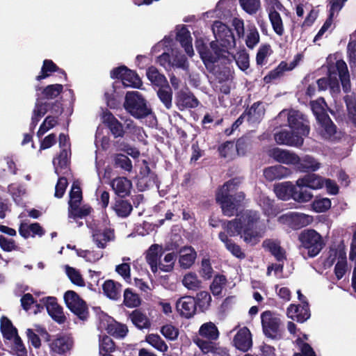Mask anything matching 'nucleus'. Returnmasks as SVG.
<instances>
[{"instance_id": "c756f323", "label": "nucleus", "mask_w": 356, "mask_h": 356, "mask_svg": "<svg viewBox=\"0 0 356 356\" xmlns=\"http://www.w3.org/2000/svg\"><path fill=\"white\" fill-rule=\"evenodd\" d=\"M163 252V248L158 244L152 245L145 253V259L149 264L152 273H156L159 270V261Z\"/></svg>"}, {"instance_id": "774afa93", "label": "nucleus", "mask_w": 356, "mask_h": 356, "mask_svg": "<svg viewBox=\"0 0 356 356\" xmlns=\"http://www.w3.org/2000/svg\"><path fill=\"white\" fill-rule=\"evenodd\" d=\"M196 306L197 305L200 309L202 312L209 309L211 301V297L210 294L207 291H200L197 293L196 298Z\"/></svg>"}, {"instance_id": "ea45409f", "label": "nucleus", "mask_w": 356, "mask_h": 356, "mask_svg": "<svg viewBox=\"0 0 356 356\" xmlns=\"http://www.w3.org/2000/svg\"><path fill=\"white\" fill-rule=\"evenodd\" d=\"M257 202L266 216L272 218L279 213V210L273 204V201L266 195L261 194Z\"/></svg>"}, {"instance_id": "5fc2aeb1", "label": "nucleus", "mask_w": 356, "mask_h": 356, "mask_svg": "<svg viewBox=\"0 0 356 356\" xmlns=\"http://www.w3.org/2000/svg\"><path fill=\"white\" fill-rule=\"evenodd\" d=\"M183 285L188 290L196 291L201 287V281L194 273H186L182 279Z\"/></svg>"}, {"instance_id": "f704fd0d", "label": "nucleus", "mask_w": 356, "mask_h": 356, "mask_svg": "<svg viewBox=\"0 0 356 356\" xmlns=\"http://www.w3.org/2000/svg\"><path fill=\"white\" fill-rule=\"evenodd\" d=\"M197 254L191 246H185L179 250V263L182 268H189L195 262Z\"/></svg>"}, {"instance_id": "c9c22d12", "label": "nucleus", "mask_w": 356, "mask_h": 356, "mask_svg": "<svg viewBox=\"0 0 356 356\" xmlns=\"http://www.w3.org/2000/svg\"><path fill=\"white\" fill-rule=\"evenodd\" d=\"M317 85L320 90H325L329 86L332 92H338L339 91V85L337 74L332 70L329 69V78H322L317 81Z\"/></svg>"}, {"instance_id": "4d7b16f0", "label": "nucleus", "mask_w": 356, "mask_h": 356, "mask_svg": "<svg viewBox=\"0 0 356 356\" xmlns=\"http://www.w3.org/2000/svg\"><path fill=\"white\" fill-rule=\"evenodd\" d=\"M146 341L160 352L165 353L168 350L167 344L158 334H148L146 337Z\"/></svg>"}, {"instance_id": "bb28decb", "label": "nucleus", "mask_w": 356, "mask_h": 356, "mask_svg": "<svg viewBox=\"0 0 356 356\" xmlns=\"http://www.w3.org/2000/svg\"><path fill=\"white\" fill-rule=\"evenodd\" d=\"M233 343L237 349L243 352L248 351L252 345L250 330L245 327L241 328L235 335Z\"/></svg>"}, {"instance_id": "2f4dec72", "label": "nucleus", "mask_w": 356, "mask_h": 356, "mask_svg": "<svg viewBox=\"0 0 356 356\" xmlns=\"http://www.w3.org/2000/svg\"><path fill=\"white\" fill-rule=\"evenodd\" d=\"M198 334L195 337L203 339L204 341H216L219 338L220 332L215 323L207 322L200 326Z\"/></svg>"}, {"instance_id": "a18cd8bd", "label": "nucleus", "mask_w": 356, "mask_h": 356, "mask_svg": "<svg viewBox=\"0 0 356 356\" xmlns=\"http://www.w3.org/2000/svg\"><path fill=\"white\" fill-rule=\"evenodd\" d=\"M130 318L132 323L139 329L148 328L151 325L147 316L137 309L131 312Z\"/></svg>"}, {"instance_id": "3c124183", "label": "nucleus", "mask_w": 356, "mask_h": 356, "mask_svg": "<svg viewBox=\"0 0 356 356\" xmlns=\"http://www.w3.org/2000/svg\"><path fill=\"white\" fill-rule=\"evenodd\" d=\"M8 193L11 195L14 202L19 206L23 205L22 196L26 193V189L23 186L17 184H12L8 186Z\"/></svg>"}, {"instance_id": "ddd939ff", "label": "nucleus", "mask_w": 356, "mask_h": 356, "mask_svg": "<svg viewBox=\"0 0 356 356\" xmlns=\"http://www.w3.org/2000/svg\"><path fill=\"white\" fill-rule=\"evenodd\" d=\"M270 6L267 10L268 18L274 32L280 37L284 34V27L280 14L276 10L283 8L282 4L278 0H266Z\"/></svg>"}, {"instance_id": "f257e3e1", "label": "nucleus", "mask_w": 356, "mask_h": 356, "mask_svg": "<svg viewBox=\"0 0 356 356\" xmlns=\"http://www.w3.org/2000/svg\"><path fill=\"white\" fill-rule=\"evenodd\" d=\"M230 236L240 235L247 243L254 245L264 236L266 226L259 221L257 211L247 210L233 220L228 221L225 227Z\"/></svg>"}, {"instance_id": "680f3d73", "label": "nucleus", "mask_w": 356, "mask_h": 356, "mask_svg": "<svg viewBox=\"0 0 356 356\" xmlns=\"http://www.w3.org/2000/svg\"><path fill=\"white\" fill-rule=\"evenodd\" d=\"M219 152L222 157L227 160L234 159L236 156V147L233 142H226L219 147Z\"/></svg>"}, {"instance_id": "6e6d98bb", "label": "nucleus", "mask_w": 356, "mask_h": 356, "mask_svg": "<svg viewBox=\"0 0 356 356\" xmlns=\"http://www.w3.org/2000/svg\"><path fill=\"white\" fill-rule=\"evenodd\" d=\"M177 256L174 252L168 253L162 260L159 259V270L163 272H170L173 270Z\"/></svg>"}, {"instance_id": "20e7f679", "label": "nucleus", "mask_w": 356, "mask_h": 356, "mask_svg": "<svg viewBox=\"0 0 356 356\" xmlns=\"http://www.w3.org/2000/svg\"><path fill=\"white\" fill-rule=\"evenodd\" d=\"M124 107L135 118L141 119L149 116L152 118L151 123L155 124L156 119L152 115V109L139 92H127L125 95Z\"/></svg>"}, {"instance_id": "de8ad7c7", "label": "nucleus", "mask_w": 356, "mask_h": 356, "mask_svg": "<svg viewBox=\"0 0 356 356\" xmlns=\"http://www.w3.org/2000/svg\"><path fill=\"white\" fill-rule=\"evenodd\" d=\"M264 245L268 249L272 254L274 255L278 261H282L285 259V252L280 247L279 242L273 240H268L264 242Z\"/></svg>"}, {"instance_id": "9b49d317", "label": "nucleus", "mask_w": 356, "mask_h": 356, "mask_svg": "<svg viewBox=\"0 0 356 356\" xmlns=\"http://www.w3.org/2000/svg\"><path fill=\"white\" fill-rule=\"evenodd\" d=\"M278 222L293 229H298L312 223V216L298 212H289L278 218Z\"/></svg>"}, {"instance_id": "2eb2a0df", "label": "nucleus", "mask_w": 356, "mask_h": 356, "mask_svg": "<svg viewBox=\"0 0 356 356\" xmlns=\"http://www.w3.org/2000/svg\"><path fill=\"white\" fill-rule=\"evenodd\" d=\"M235 9L234 0H220L217 3L216 9L205 13L204 16L207 18L216 17L220 19H228L233 15Z\"/></svg>"}, {"instance_id": "473e14b6", "label": "nucleus", "mask_w": 356, "mask_h": 356, "mask_svg": "<svg viewBox=\"0 0 356 356\" xmlns=\"http://www.w3.org/2000/svg\"><path fill=\"white\" fill-rule=\"evenodd\" d=\"M111 186L118 196L124 197L129 194L132 184L127 178L119 177L111 181Z\"/></svg>"}, {"instance_id": "8fccbe9b", "label": "nucleus", "mask_w": 356, "mask_h": 356, "mask_svg": "<svg viewBox=\"0 0 356 356\" xmlns=\"http://www.w3.org/2000/svg\"><path fill=\"white\" fill-rule=\"evenodd\" d=\"M348 270V264L346 253H338L337 262L334 267V273L337 280H341Z\"/></svg>"}, {"instance_id": "72a5a7b5", "label": "nucleus", "mask_w": 356, "mask_h": 356, "mask_svg": "<svg viewBox=\"0 0 356 356\" xmlns=\"http://www.w3.org/2000/svg\"><path fill=\"white\" fill-rule=\"evenodd\" d=\"M265 114V107L262 102L254 103L252 106L244 113L248 122L250 124L259 123Z\"/></svg>"}, {"instance_id": "0e129e2a", "label": "nucleus", "mask_w": 356, "mask_h": 356, "mask_svg": "<svg viewBox=\"0 0 356 356\" xmlns=\"http://www.w3.org/2000/svg\"><path fill=\"white\" fill-rule=\"evenodd\" d=\"M238 68L245 72L250 67L249 55L245 49L238 51L234 56Z\"/></svg>"}, {"instance_id": "5701e85b", "label": "nucleus", "mask_w": 356, "mask_h": 356, "mask_svg": "<svg viewBox=\"0 0 356 356\" xmlns=\"http://www.w3.org/2000/svg\"><path fill=\"white\" fill-rule=\"evenodd\" d=\"M296 186L300 190H307L305 188L321 189L324 186V178L316 174H308L299 178L296 181Z\"/></svg>"}, {"instance_id": "4468645a", "label": "nucleus", "mask_w": 356, "mask_h": 356, "mask_svg": "<svg viewBox=\"0 0 356 356\" xmlns=\"http://www.w3.org/2000/svg\"><path fill=\"white\" fill-rule=\"evenodd\" d=\"M195 47L204 62L214 63L225 53V51L220 49L213 41L210 43L211 51L207 49L201 38L196 40Z\"/></svg>"}, {"instance_id": "b1692460", "label": "nucleus", "mask_w": 356, "mask_h": 356, "mask_svg": "<svg viewBox=\"0 0 356 356\" xmlns=\"http://www.w3.org/2000/svg\"><path fill=\"white\" fill-rule=\"evenodd\" d=\"M42 302L46 307L48 314L54 321L58 323L65 322V316L63 309L57 303L56 298L51 296L46 297L42 298Z\"/></svg>"}, {"instance_id": "0eeeda50", "label": "nucleus", "mask_w": 356, "mask_h": 356, "mask_svg": "<svg viewBox=\"0 0 356 356\" xmlns=\"http://www.w3.org/2000/svg\"><path fill=\"white\" fill-rule=\"evenodd\" d=\"M298 239L309 257H314L318 254L324 245L322 236L314 229L302 231Z\"/></svg>"}, {"instance_id": "cd10ccee", "label": "nucleus", "mask_w": 356, "mask_h": 356, "mask_svg": "<svg viewBox=\"0 0 356 356\" xmlns=\"http://www.w3.org/2000/svg\"><path fill=\"white\" fill-rule=\"evenodd\" d=\"M287 316L292 320L303 323L310 317V312L307 302L302 305H290L286 311Z\"/></svg>"}, {"instance_id": "338daca9", "label": "nucleus", "mask_w": 356, "mask_h": 356, "mask_svg": "<svg viewBox=\"0 0 356 356\" xmlns=\"http://www.w3.org/2000/svg\"><path fill=\"white\" fill-rule=\"evenodd\" d=\"M58 124V118L54 116L49 115L47 116L43 122L41 124L39 130L37 132V136L38 138H41L43 135H44L48 131L51 129L54 128Z\"/></svg>"}, {"instance_id": "13d9d810", "label": "nucleus", "mask_w": 356, "mask_h": 356, "mask_svg": "<svg viewBox=\"0 0 356 356\" xmlns=\"http://www.w3.org/2000/svg\"><path fill=\"white\" fill-rule=\"evenodd\" d=\"M124 303L127 307L134 308L140 305L141 300L137 293L130 289H127L124 292Z\"/></svg>"}, {"instance_id": "f8f14e48", "label": "nucleus", "mask_w": 356, "mask_h": 356, "mask_svg": "<svg viewBox=\"0 0 356 356\" xmlns=\"http://www.w3.org/2000/svg\"><path fill=\"white\" fill-rule=\"evenodd\" d=\"M111 76L113 79H120L124 87L139 88L142 86V81L138 75L125 66L113 69L111 72Z\"/></svg>"}, {"instance_id": "7ed1b4c3", "label": "nucleus", "mask_w": 356, "mask_h": 356, "mask_svg": "<svg viewBox=\"0 0 356 356\" xmlns=\"http://www.w3.org/2000/svg\"><path fill=\"white\" fill-rule=\"evenodd\" d=\"M61 84H51L44 88L35 87L37 100L31 118V126L35 127L39 120L47 111L48 104L43 102V99H54L58 97L63 90Z\"/></svg>"}, {"instance_id": "a19ab883", "label": "nucleus", "mask_w": 356, "mask_h": 356, "mask_svg": "<svg viewBox=\"0 0 356 356\" xmlns=\"http://www.w3.org/2000/svg\"><path fill=\"white\" fill-rule=\"evenodd\" d=\"M337 71V76H339L343 88L345 92H348L350 88V77L346 63L343 60H338L335 66Z\"/></svg>"}, {"instance_id": "423d86ee", "label": "nucleus", "mask_w": 356, "mask_h": 356, "mask_svg": "<svg viewBox=\"0 0 356 356\" xmlns=\"http://www.w3.org/2000/svg\"><path fill=\"white\" fill-rule=\"evenodd\" d=\"M277 120L278 121L286 120L290 129L303 136H307L309 133L308 122L305 115L298 111L284 109L278 114Z\"/></svg>"}, {"instance_id": "7c9ffc66", "label": "nucleus", "mask_w": 356, "mask_h": 356, "mask_svg": "<svg viewBox=\"0 0 356 356\" xmlns=\"http://www.w3.org/2000/svg\"><path fill=\"white\" fill-rule=\"evenodd\" d=\"M291 174L292 171L291 169L281 165L270 166L265 168L264 170V177L270 181L288 177Z\"/></svg>"}, {"instance_id": "a878e982", "label": "nucleus", "mask_w": 356, "mask_h": 356, "mask_svg": "<svg viewBox=\"0 0 356 356\" xmlns=\"http://www.w3.org/2000/svg\"><path fill=\"white\" fill-rule=\"evenodd\" d=\"M177 40L179 42L181 47L184 49L187 55L192 57L194 51L192 45V38L191 33L186 26L179 25L177 26Z\"/></svg>"}, {"instance_id": "aec40b11", "label": "nucleus", "mask_w": 356, "mask_h": 356, "mask_svg": "<svg viewBox=\"0 0 356 356\" xmlns=\"http://www.w3.org/2000/svg\"><path fill=\"white\" fill-rule=\"evenodd\" d=\"M270 156L277 162L286 165H296L299 161V156L296 153L278 147L270 150Z\"/></svg>"}, {"instance_id": "864d4df0", "label": "nucleus", "mask_w": 356, "mask_h": 356, "mask_svg": "<svg viewBox=\"0 0 356 356\" xmlns=\"http://www.w3.org/2000/svg\"><path fill=\"white\" fill-rule=\"evenodd\" d=\"M82 200V193L80 187L76 183L72 184L70 193L69 209H77Z\"/></svg>"}, {"instance_id": "4be33fe9", "label": "nucleus", "mask_w": 356, "mask_h": 356, "mask_svg": "<svg viewBox=\"0 0 356 356\" xmlns=\"http://www.w3.org/2000/svg\"><path fill=\"white\" fill-rule=\"evenodd\" d=\"M92 238L99 248L104 249L106 247L107 243L114 240L115 235L111 229L97 227L92 229Z\"/></svg>"}, {"instance_id": "79ce46f5", "label": "nucleus", "mask_w": 356, "mask_h": 356, "mask_svg": "<svg viewBox=\"0 0 356 356\" xmlns=\"http://www.w3.org/2000/svg\"><path fill=\"white\" fill-rule=\"evenodd\" d=\"M346 1L347 0H329V16L323 25L327 30L331 29L334 15L338 14Z\"/></svg>"}, {"instance_id": "f3484780", "label": "nucleus", "mask_w": 356, "mask_h": 356, "mask_svg": "<svg viewBox=\"0 0 356 356\" xmlns=\"http://www.w3.org/2000/svg\"><path fill=\"white\" fill-rule=\"evenodd\" d=\"M303 136L293 131H282L275 134V140L279 145L300 147L304 142Z\"/></svg>"}, {"instance_id": "49530a36", "label": "nucleus", "mask_w": 356, "mask_h": 356, "mask_svg": "<svg viewBox=\"0 0 356 356\" xmlns=\"http://www.w3.org/2000/svg\"><path fill=\"white\" fill-rule=\"evenodd\" d=\"M148 79L157 86H164L167 84V79L155 67H149L146 72Z\"/></svg>"}, {"instance_id": "9d476101", "label": "nucleus", "mask_w": 356, "mask_h": 356, "mask_svg": "<svg viewBox=\"0 0 356 356\" xmlns=\"http://www.w3.org/2000/svg\"><path fill=\"white\" fill-rule=\"evenodd\" d=\"M98 329L106 331L115 338H124L128 332V328L124 324L115 321L112 317L102 313L99 316Z\"/></svg>"}, {"instance_id": "6e6552de", "label": "nucleus", "mask_w": 356, "mask_h": 356, "mask_svg": "<svg viewBox=\"0 0 356 356\" xmlns=\"http://www.w3.org/2000/svg\"><path fill=\"white\" fill-rule=\"evenodd\" d=\"M212 31L216 38V42L222 47L220 49H226L233 48L236 41L232 30L225 24L216 21L212 26Z\"/></svg>"}, {"instance_id": "39448f33", "label": "nucleus", "mask_w": 356, "mask_h": 356, "mask_svg": "<svg viewBox=\"0 0 356 356\" xmlns=\"http://www.w3.org/2000/svg\"><path fill=\"white\" fill-rule=\"evenodd\" d=\"M274 193L276 196L282 200L292 198L296 202L303 203L309 202L313 194L308 190H300L298 186L290 181H284L274 186Z\"/></svg>"}, {"instance_id": "bf43d9fd", "label": "nucleus", "mask_w": 356, "mask_h": 356, "mask_svg": "<svg viewBox=\"0 0 356 356\" xmlns=\"http://www.w3.org/2000/svg\"><path fill=\"white\" fill-rule=\"evenodd\" d=\"M76 254L88 262L95 263L103 257V252L100 250H76Z\"/></svg>"}, {"instance_id": "603ef678", "label": "nucleus", "mask_w": 356, "mask_h": 356, "mask_svg": "<svg viewBox=\"0 0 356 356\" xmlns=\"http://www.w3.org/2000/svg\"><path fill=\"white\" fill-rule=\"evenodd\" d=\"M70 155V149H61L60 154L53 161L55 172L58 175L60 174L59 168H65L67 165L68 158Z\"/></svg>"}, {"instance_id": "f03ea898", "label": "nucleus", "mask_w": 356, "mask_h": 356, "mask_svg": "<svg viewBox=\"0 0 356 356\" xmlns=\"http://www.w3.org/2000/svg\"><path fill=\"white\" fill-rule=\"evenodd\" d=\"M241 183L240 178H234L225 183L216 193V200L220 204L225 216H234L245 198L243 192L237 193L234 197L229 195L237 189Z\"/></svg>"}, {"instance_id": "4c0bfd02", "label": "nucleus", "mask_w": 356, "mask_h": 356, "mask_svg": "<svg viewBox=\"0 0 356 356\" xmlns=\"http://www.w3.org/2000/svg\"><path fill=\"white\" fill-rule=\"evenodd\" d=\"M104 294L111 300H117L121 296L122 285L112 280H108L102 285Z\"/></svg>"}, {"instance_id": "c03bdc74", "label": "nucleus", "mask_w": 356, "mask_h": 356, "mask_svg": "<svg viewBox=\"0 0 356 356\" xmlns=\"http://www.w3.org/2000/svg\"><path fill=\"white\" fill-rule=\"evenodd\" d=\"M115 350V344L111 337L104 334L99 336V356L111 355Z\"/></svg>"}, {"instance_id": "e433bc0d", "label": "nucleus", "mask_w": 356, "mask_h": 356, "mask_svg": "<svg viewBox=\"0 0 356 356\" xmlns=\"http://www.w3.org/2000/svg\"><path fill=\"white\" fill-rule=\"evenodd\" d=\"M320 167L321 163L309 155H305L302 158L299 156V161L296 165L297 170L302 172H314L318 170Z\"/></svg>"}, {"instance_id": "6ab92c4d", "label": "nucleus", "mask_w": 356, "mask_h": 356, "mask_svg": "<svg viewBox=\"0 0 356 356\" xmlns=\"http://www.w3.org/2000/svg\"><path fill=\"white\" fill-rule=\"evenodd\" d=\"M280 322V317L269 311L261 314L263 330L267 336L272 337L279 330Z\"/></svg>"}, {"instance_id": "c85d7f7f", "label": "nucleus", "mask_w": 356, "mask_h": 356, "mask_svg": "<svg viewBox=\"0 0 356 356\" xmlns=\"http://www.w3.org/2000/svg\"><path fill=\"white\" fill-rule=\"evenodd\" d=\"M72 346V340L67 336H60L53 340L50 348L54 356H62Z\"/></svg>"}, {"instance_id": "e2e57ef3", "label": "nucleus", "mask_w": 356, "mask_h": 356, "mask_svg": "<svg viewBox=\"0 0 356 356\" xmlns=\"http://www.w3.org/2000/svg\"><path fill=\"white\" fill-rule=\"evenodd\" d=\"M172 67L180 68L187 71L188 69V62L184 55H182L177 51H172Z\"/></svg>"}, {"instance_id": "a211bd4d", "label": "nucleus", "mask_w": 356, "mask_h": 356, "mask_svg": "<svg viewBox=\"0 0 356 356\" xmlns=\"http://www.w3.org/2000/svg\"><path fill=\"white\" fill-rule=\"evenodd\" d=\"M193 341L204 354L211 353L214 356H229L228 350L215 341H204L200 337H194Z\"/></svg>"}, {"instance_id": "393cba45", "label": "nucleus", "mask_w": 356, "mask_h": 356, "mask_svg": "<svg viewBox=\"0 0 356 356\" xmlns=\"http://www.w3.org/2000/svg\"><path fill=\"white\" fill-rule=\"evenodd\" d=\"M176 104L179 110L183 111L187 108L197 107L199 104V102L193 94L186 89L177 92Z\"/></svg>"}, {"instance_id": "dca6fc26", "label": "nucleus", "mask_w": 356, "mask_h": 356, "mask_svg": "<svg viewBox=\"0 0 356 356\" xmlns=\"http://www.w3.org/2000/svg\"><path fill=\"white\" fill-rule=\"evenodd\" d=\"M318 122L320 124L318 133L322 138L330 141H337L341 138V132L337 131L336 126L329 116H324L323 120L318 121Z\"/></svg>"}, {"instance_id": "052dcab7", "label": "nucleus", "mask_w": 356, "mask_h": 356, "mask_svg": "<svg viewBox=\"0 0 356 356\" xmlns=\"http://www.w3.org/2000/svg\"><path fill=\"white\" fill-rule=\"evenodd\" d=\"M326 103L323 98H319L316 101L311 102V107L314 114L316 115L318 121L323 120L324 116H327L325 113Z\"/></svg>"}, {"instance_id": "1a4fd4ad", "label": "nucleus", "mask_w": 356, "mask_h": 356, "mask_svg": "<svg viewBox=\"0 0 356 356\" xmlns=\"http://www.w3.org/2000/svg\"><path fill=\"white\" fill-rule=\"evenodd\" d=\"M65 302L67 308L80 320L85 321L88 318V308L86 303L73 291H67L64 294Z\"/></svg>"}, {"instance_id": "412c9836", "label": "nucleus", "mask_w": 356, "mask_h": 356, "mask_svg": "<svg viewBox=\"0 0 356 356\" xmlns=\"http://www.w3.org/2000/svg\"><path fill=\"white\" fill-rule=\"evenodd\" d=\"M176 308L178 313L183 317L191 318L195 313L196 302L191 296H184L177 300Z\"/></svg>"}, {"instance_id": "09e8293b", "label": "nucleus", "mask_w": 356, "mask_h": 356, "mask_svg": "<svg viewBox=\"0 0 356 356\" xmlns=\"http://www.w3.org/2000/svg\"><path fill=\"white\" fill-rule=\"evenodd\" d=\"M113 209L116 214L122 218L128 216L132 211L131 204L126 200L118 199L115 200Z\"/></svg>"}, {"instance_id": "69168bd1", "label": "nucleus", "mask_w": 356, "mask_h": 356, "mask_svg": "<svg viewBox=\"0 0 356 356\" xmlns=\"http://www.w3.org/2000/svg\"><path fill=\"white\" fill-rule=\"evenodd\" d=\"M240 6L249 15H254L261 8L260 0H238Z\"/></svg>"}, {"instance_id": "37998d69", "label": "nucleus", "mask_w": 356, "mask_h": 356, "mask_svg": "<svg viewBox=\"0 0 356 356\" xmlns=\"http://www.w3.org/2000/svg\"><path fill=\"white\" fill-rule=\"evenodd\" d=\"M1 331L3 337L8 341L18 337L17 330L12 322L6 317L2 316L0 321Z\"/></svg>"}, {"instance_id": "58836bf2", "label": "nucleus", "mask_w": 356, "mask_h": 356, "mask_svg": "<svg viewBox=\"0 0 356 356\" xmlns=\"http://www.w3.org/2000/svg\"><path fill=\"white\" fill-rule=\"evenodd\" d=\"M59 72L66 77L65 72L61 70L51 60L45 59L43 61L40 74L35 77L38 81L50 76L53 72Z\"/></svg>"}]
</instances>
